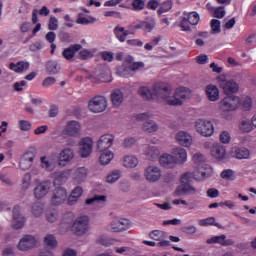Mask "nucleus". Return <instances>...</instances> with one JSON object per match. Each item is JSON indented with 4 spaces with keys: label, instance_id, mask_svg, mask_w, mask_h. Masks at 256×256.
Wrapping results in <instances>:
<instances>
[{
    "label": "nucleus",
    "instance_id": "nucleus-9",
    "mask_svg": "<svg viewBox=\"0 0 256 256\" xmlns=\"http://www.w3.org/2000/svg\"><path fill=\"white\" fill-rule=\"evenodd\" d=\"M87 225H89V218L87 216H81L73 223L72 231L76 235H85L87 233Z\"/></svg>",
    "mask_w": 256,
    "mask_h": 256
},
{
    "label": "nucleus",
    "instance_id": "nucleus-29",
    "mask_svg": "<svg viewBox=\"0 0 256 256\" xmlns=\"http://www.w3.org/2000/svg\"><path fill=\"white\" fill-rule=\"evenodd\" d=\"M210 153L214 159H225V148L221 144H214Z\"/></svg>",
    "mask_w": 256,
    "mask_h": 256
},
{
    "label": "nucleus",
    "instance_id": "nucleus-56",
    "mask_svg": "<svg viewBox=\"0 0 256 256\" xmlns=\"http://www.w3.org/2000/svg\"><path fill=\"white\" fill-rule=\"evenodd\" d=\"M58 214L55 210L48 211L46 213V219L49 223H55L57 221Z\"/></svg>",
    "mask_w": 256,
    "mask_h": 256
},
{
    "label": "nucleus",
    "instance_id": "nucleus-37",
    "mask_svg": "<svg viewBox=\"0 0 256 256\" xmlns=\"http://www.w3.org/2000/svg\"><path fill=\"white\" fill-rule=\"evenodd\" d=\"M198 224L200 225V227H208V225H214V227H217L218 229H223V226L221 224L215 222V217L201 219L198 221Z\"/></svg>",
    "mask_w": 256,
    "mask_h": 256
},
{
    "label": "nucleus",
    "instance_id": "nucleus-2",
    "mask_svg": "<svg viewBox=\"0 0 256 256\" xmlns=\"http://www.w3.org/2000/svg\"><path fill=\"white\" fill-rule=\"evenodd\" d=\"M88 109L91 113H103L107 109V98L95 96L88 102Z\"/></svg>",
    "mask_w": 256,
    "mask_h": 256
},
{
    "label": "nucleus",
    "instance_id": "nucleus-59",
    "mask_svg": "<svg viewBox=\"0 0 256 256\" xmlns=\"http://www.w3.org/2000/svg\"><path fill=\"white\" fill-rule=\"evenodd\" d=\"M135 143H137V140L135 139V137H128L123 140V147L128 149L129 147H133Z\"/></svg>",
    "mask_w": 256,
    "mask_h": 256
},
{
    "label": "nucleus",
    "instance_id": "nucleus-52",
    "mask_svg": "<svg viewBox=\"0 0 256 256\" xmlns=\"http://www.w3.org/2000/svg\"><path fill=\"white\" fill-rule=\"evenodd\" d=\"M192 177L196 181H203V179H207V177H209V174L201 170H196L192 173Z\"/></svg>",
    "mask_w": 256,
    "mask_h": 256
},
{
    "label": "nucleus",
    "instance_id": "nucleus-18",
    "mask_svg": "<svg viewBox=\"0 0 256 256\" xmlns=\"http://www.w3.org/2000/svg\"><path fill=\"white\" fill-rule=\"evenodd\" d=\"M13 229H21L23 225H25V217H23V214H21V206H14L13 208Z\"/></svg>",
    "mask_w": 256,
    "mask_h": 256
},
{
    "label": "nucleus",
    "instance_id": "nucleus-62",
    "mask_svg": "<svg viewBox=\"0 0 256 256\" xmlns=\"http://www.w3.org/2000/svg\"><path fill=\"white\" fill-rule=\"evenodd\" d=\"M56 82H57V80L55 79V77L49 76L43 80L42 86L43 87H51V85H55Z\"/></svg>",
    "mask_w": 256,
    "mask_h": 256
},
{
    "label": "nucleus",
    "instance_id": "nucleus-49",
    "mask_svg": "<svg viewBox=\"0 0 256 256\" xmlns=\"http://www.w3.org/2000/svg\"><path fill=\"white\" fill-rule=\"evenodd\" d=\"M173 9V2L166 1L162 4V6L158 9V15H163V13H167Z\"/></svg>",
    "mask_w": 256,
    "mask_h": 256
},
{
    "label": "nucleus",
    "instance_id": "nucleus-14",
    "mask_svg": "<svg viewBox=\"0 0 256 256\" xmlns=\"http://www.w3.org/2000/svg\"><path fill=\"white\" fill-rule=\"evenodd\" d=\"M178 145L182 147H191L193 145V136L187 131H179L175 135Z\"/></svg>",
    "mask_w": 256,
    "mask_h": 256
},
{
    "label": "nucleus",
    "instance_id": "nucleus-5",
    "mask_svg": "<svg viewBox=\"0 0 256 256\" xmlns=\"http://www.w3.org/2000/svg\"><path fill=\"white\" fill-rule=\"evenodd\" d=\"M144 177L148 183H157L163 177V171L158 166L150 165L145 168Z\"/></svg>",
    "mask_w": 256,
    "mask_h": 256
},
{
    "label": "nucleus",
    "instance_id": "nucleus-41",
    "mask_svg": "<svg viewBox=\"0 0 256 256\" xmlns=\"http://www.w3.org/2000/svg\"><path fill=\"white\" fill-rule=\"evenodd\" d=\"M114 154L111 151H104L99 157L101 165H109L113 161Z\"/></svg>",
    "mask_w": 256,
    "mask_h": 256
},
{
    "label": "nucleus",
    "instance_id": "nucleus-63",
    "mask_svg": "<svg viewBox=\"0 0 256 256\" xmlns=\"http://www.w3.org/2000/svg\"><path fill=\"white\" fill-rule=\"evenodd\" d=\"M19 127L21 131H29L31 129V123L27 120H20Z\"/></svg>",
    "mask_w": 256,
    "mask_h": 256
},
{
    "label": "nucleus",
    "instance_id": "nucleus-19",
    "mask_svg": "<svg viewBox=\"0 0 256 256\" xmlns=\"http://www.w3.org/2000/svg\"><path fill=\"white\" fill-rule=\"evenodd\" d=\"M172 157L176 165H183L187 161V150L177 147L172 150Z\"/></svg>",
    "mask_w": 256,
    "mask_h": 256
},
{
    "label": "nucleus",
    "instance_id": "nucleus-53",
    "mask_svg": "<svg viewBox=\"0 0 256 256\" xmlns=\"http://www.w3.org/2000/svg\"><path fill=\"white\" fill-rule=\"evenodd\" d=\"M133 11H143L145 9V1L143 0H133L132 1Z\"/></svg>",
    "mask_w": 256,
    "mask_h": 256
},
{
    "label": "nucleus",
    "instance_id": "nucleus-57",
    "mask_svg": "<svg viewBox=\"0 0 256 256\" xmlns=\"http://www.w3.org/2000/svg\"><path fill=\"white\" fill-rule=\"evenodd\" d=\"M155 21L152 19L150 21H144V31H146V33H151L153 31V29H155Z\"/></svg>",
    "mask_w": 256,
    "mask_h": 256
},
{
    "label": "nucleus",
    "instance_id": "nucleus-15",
    "mask_svg": "<svg viewBox=\"0 0 256 256\" xmlns=\"http://www.w3.org/2000/svg\"><path fill=\"white\" fill-rule=\"evenodd\" d=\"M220 87L226 95H233V93L239 91V84L234 80H222Z\"/></svg>",
    "mask_w": 256,
    "mask_h": 256
},
{
    "label": "nucleus",
    "instance_id": "nucleus-11",
    "mask_svg": "<svg viewBox=\"0 0 256 256\" xmlns=\"http://www.w3.org/2000/svg\"><path fill=\"white\" fill-rule=\"evenodd\" d=\"M79 151L84 159L89 157L93 151V139L90 137L82 138L79 142Z\"/></svg>",
    "mask_w": 256,
    "mask_h": 256
},
{
    "label": "nucleus",
    "instance_id": "nucleus-8",
    "mask_svg": "<svg viewBox=\"0 0 256 256\" xmlns=\"http://www.w3.org/2000/svg\"><path fill=\"white\" fill-rule=\"evenodd\" d=\"M65 201H67V190L63 187H57L54 189L50 199L51 205L57 207L58 205H63Z\"/></svg>",
    "mask_w": 256,
    "mask_h": 256
},
{
    "label": "nucleus",
    "instance_id": "nucleus-7",
    "mask_svg": "<svg viewBox=\"0 0 256 256\" xmlns=\"http://www.w3.org/2000/svg\"><path fill=\"white\" fill-rule=\"evenodd\" d=\"M190 95L191 92H189V89L185 87L178 88L176 89L174 95L170 98V105H183V101H185V99H189Z\"/></svg>",
    "mask_w": 256,
    "mask_h": 256
},
{
    "label": "nucleus",
    "instance_id": "nucleus-16",
    "mask_svg": "<svg viewBox=\"0 0 256 256\" xmlns=\"http://www.w3.org/2000/svg\"><path fill=\"white\" fill-rule=\"evenodd\" d=\"M33 161H35V153L31 151L26 152L20 159V169H22V171L31 169L33 166Z\"/></svg>",
    "mask_w": 256,
    "mask_h": 256
},
{
    "label": "nucleus",
    "instance_id": "nucleus-51",
    "mask_svg": "<svg viewBox=\"0 0 256 256\" xmlns=\"http://www.w3.org/2000/svg\"><path fill=\"white\" fill-rule=\"evenodd\" d=\"M49 31H57L59 29V20L55 16H51L48 23Z\"/></svg>",
    "mask_w": 256,
    "mask_h": 256
},
{
    "label": "nucleus",
    "instance_id": "nucleus-61",
    "mask_svg": "<svg viewBox=\"0 0 256 256\" xmlns=\"http://www.w3.org/2000/svg\"><path fill=\"white\" fill-rule=\"evenodd\" d=\"M182 232L186 233L187 235H195V233H197V227L194 225L185 226L182 227Z\"/></svg>",
    "mask_w": 256,
    "mask_h": 256
},
{
    "label": "nucleus",
    "instance_id": "nucleus-31",
    "mask_svg": "<svg viewBox=\"0 0 256 256\" xmlns=\"http://www.w3.org/2000/svg\"><path fill=\"white\" fill-rule=\"evenodd\" d=\"M89 171L85 167H79L74 172V181L76 183H83L87 179Z\"/></svg>",
    "mask_w": 256,
    "mask_h": 256
},
{
    "label": "nucleus",
    "instance_id": "nucleus-34",
    "mask_svg": "<svg viewBox=\"0 0 256 256\" xmlns=\"http://www.w3.org/2000/svg\"><path fill=\"white\" fill-rule=\"evenodd\" d=\"M124 167L127 169H135L139 165V160L135 156H125L123 158Z\"/></svg>",
    "mask_w": 256,
    "mask_h": 256
},
{
    "label": "nucleus",
    "instance_id": "nucleus-42",
    "mask_svg": "<svg viewBox=\"0 0 256 256\" xmlns=\"http://www.w3.org/2000/svg\"><path fill=\"white\" fill-rule=\"evenodd\" d=\"M107 201V196L105 195H95L92 198H88L85 201L86 205H97L98 203H105Z\"/></svg>",
    "mask_w": 256,
    "mask_h": 256
},
{
    "label": "nucleus",
    "instance_id": "nucleus-28",
    "mask_svg": "<svg viewBox=\"0 0 256 256\" xmlns=\"http://www.w3.org/2000/svg\"><path fill=\"white\" fill-rule=\"evenodd\" d=\"M29 67V62L25 61H19L16 64L11 62L9 64V69H11V71H15V73H23V71H28Z\"/></svg>",
    "mask_w": 256,
    "mask_h": 256
},
{
    "label": "nucleus",
    "instance_id": "nucleus-20",
    "mask_svg": "<svg viewBox=\"0 0 256 256\" xmlns=\"http://www.w3.org/2000/svg\"><path fill=\"white\" fill-rule=\"evenodd\" d=\"M80 131L81 124L75 120L68 122L65 128V134L69 135V137H79Z\"/></svg>",
    "mask_w": 256,
    "mask_h": 256
},
{
    "label": "nucleus",
    "instance_id": "nucleus-26",
    "mask_svg": "<svg viewBox=\"0 0 256 256\" xmlns=\"http://www.w3.org/2000/svg\"><path fill=\"white\" fill-rule=\"evenodd\" d=\"M47 75H57L61 71V65L57 60H49L45 64Z\"/></svg>",
    "mask_w": 256,
    "mask_h": 256
},
{
    "label": "nucleus",
    "instance_id": "nucleus-32",
    "mask_svg": "<svg viewBox=\"0 0 256 256\" xmlns=\"http://www.w3.org/2000/svg\"><path fill=\"white\" fill-rule=\"evenodd\" d=\"M250 155L249 149L244 147L232 150V157H235V159H249Z\"/></svg>",
    "mask_w": 256,
    "mask_h": 256
},
{
    "label": "nucleus",
    "instance_id": "nucleus-30",
    "mask_svg": "<svg viewBox=\"0 0 256 256\" xmlns=\"http://www.w3.org/2000/svg\"><path fill=\"white\" fill-rule=\"evenodd\" d=\"M206 95L209 101H219V88L213 84L208 85L206 87Z\"/></svg>",
    "mask_w": 256,
    "mask_h": 256
},
{
    "label": "nucleus",
    "instance_id": "nucleus-21",
    "mask_svg": "<svg viewBox=\"0 0 256 256\" xmlns=\"http://www.w3.org/2000/svg\"><path fill=\"white\" fill-rule=\"evenodd\" d=\"M196 193L197 188L193 187L190 184H182L174 192L176 197H181V195H195Z\"/></svg>",
    "mask_w": 256,
    "mask_h": 256
},
{
    "label": "nucleus",
    "instance_id": "nucleus-10",
    "mask_svg": "<svg viewBox=\"0 0 256 256\" xmlns=\"http://www.w3.org/2000/svg\"><path fill=\"white\" fill-rule=\"evenodd\" d=\"M34 247H37V238L33 235H24L18 243L19 251H29V249H33Z\"/></svg>",
    "mask_w": 256,
    "mask_h": 256
},
{
    "label": "nucleus",
    "instance_id": "nucleus-6",
    "mask_svg": "<svg viewBox=\"0 0 256 256\" xmlns=\"http://www.w3.org/2000/svg\"><path fill=\"white\" fill-rule=\"evenodd\" d=\"M49 191H51V181H42L38 183L33 190L34 199H37V201L45 199Z\"/></svg>",
    "mask_w": 256,
    "mask_h": 256
},
{
    "label": "nucleus",
    "instance_id": "nucleus-13",
    "mask_svg": "<svg viewBox=\"0 0 256 256\" xmlns=\"http://www.w3.org/2000/svg\"><path fill=\"white\" fill-rule=\"evenodd\" d=\"M113 141H115V136L111 134H106L100 137L97 143V149L100 153L107 151V149L111 148L113 145Z\"/></svg>",
    "mask_w": 256,
    "mask_h": 256
},
{
    "label": "nucleus",
    "instance_id": "nucleus-46",
    "mask_svg": "<svg viewBox=\"0 0 256 256\" xmlns=\"http://www.w3.org/2000/svg\"><path fill=\"white\" fill-rule=\"evenodd\" d=\"M119 179H121L120 170H114L110 174H108L106 177L107 183H115L116 181H119Z\"/></svg>",
    "mask_w": 256,
    "mask_h": 256
},
{
    "label": "nucleus",
    "instance_id": "nucleus-58",
    "mask_svg": "<svg viewBox=\"0 0 256 256\" xmlns=\"http://www.w3.org/2000/svg\"><path fill=\"white\" fill-rule=\"evenodd\" d=\"M54 177L56 183H65L67 181V174L65 172H58Z\"/></svg>",
    "mask_w": 256,
    "mask_h": 256
},
{
    "label": "nucleus",
    "instance_id": "nucleus-4",
    "mask_svg": "<svg viewBox=\"0 0 256 256\" xmlns=\"http://www.w3.org/2000/svg\"><path fill=\"white\" fill-rule=\"evenodd\" d=\"M195 129L197 133L203 137H211L213 135L215 128L213 127V122L205 119H199L196 121Z\"/></svg>",
    "mask_w": 256,
    "mask_h": 256
},
{
    "label": "nucleus",
    "instance_id": "nucleus-36",
    "mask_svg": "<svg viewBox=\"0 0 256 256\" xmlns=\"http://www.w3.org/2000/svg\"><path fill=\"white\" fill-rule=\"evenodd\" d=\"M142 129L146 131V133H155V131H158L159 125H157L155 121L147 120L143 123Z\"/></svg>",
    "mask_w": 256,
    "mask_h": 256
},
{
    "label": "nucleus",
    "instance_id": "nucleus-50",
    "mask_svg": "<svg viewBox=\"0 0 256 256\" xmlns=\"http://www.w3.org/2000/svg\"><path fill=\"white\" fill-rule=\"evenodd\" d=\"M210 25L213 35L221 33V21L218 19H212Z\"/></svg>",
    "mask_w": 256,
    "mask_h": 256
},
{
    "label": "nucleus",
    "instance_id": "nucleus-43",
    "mask_svg": "<svg viewBox=\"0 0 256 256\" xmlns=\"http://www.w3.org/2000/svg\"><path fill=\"white\" fill-rule=\"evenodd\" d=\"M150 239L154 241H163V239H167V232L160 230H153L149 234Z\"/></svg>",
    "mask_w": 256,
    "mask_h": 256
},
{
    "label": "nucleus",
    "instance_id": "nucleus-64",
    "mask_svg": "<svg viewBox=\"0 0 256 256\" xmlns=\"http://www.w3.org/2000/svg\"><path fill=\"white\" fill-rule=\"evenodd\" d=\"M233 175H235V172H233V170H231V169L224 170L221 173L222 179H227V180L231 179V177H233Z\"/></svg>",
    "mask_w": 256,
    "mask_h": 256
},
{
    "label": "nucleus",
    "instance_id": "nucleus-22",
    "mask_svg": "<svg viewBox=\"0 0 256 256\" xmlns=\"http://www.w3.org/2000/svg\"><path fill=\"white\" fill-rule=\"evenodd\" d=\"M110 99L113 107L119 108L121 107V105H123V101H125V96L123 94V91L115 89L112 91Z\"/></svg>",
    "mask_w": 256,
    "mask_h": 256
},
{
    "label": "nucleus",
    "instance_id": "nucleus-25",
    "mask_svg": "<svg viewBox=\"0 0 256 256\" xmlns=\"http://www.w3.org/2000/svg\"><path fill=\"white\" fill-rule=\"evenodd\" d=\"M159 163L162 167H165L166 169H173V167H175L176 165L173 155L167 153L160 156Z\"/></svg>",
    "mask_w": 256,
    "mask_h": 256
},
{
    "label": "nucleus",
    "instance_id": "nucleus-39",
    "mask_svg": "<svg viewBox=\"0 0 256 256\" xmlns=\"http://www.w3.org/2000/svg\"><path fill=\"white\" fill-rule=\"evenodd\" d=\"M159 155H161V152L155 146H149L146 150V156L150 161H156Z\"/></svg>",
    "mask_w": 256,
    "mask_h": 256
},
{
    "label": "nucleus",
    "instance_id": "nucleus-17",
    "mask_svg": "<svg viewBox=\"0 0 256 256\" xmlns=\"http://www.w3.org/2000/svg\"><path fill=\"white\" fill-rule=\"evenodd\" d=\"M206 243L208 245L217 243L218 245H222V247H229L231 245H235V241H233L232 239H227V236L225 234L213 236L210 239H208Z\"/></svg>",
    "mask_w": 256,
    "mask_h": 256
},
{
    "label": "nucleus",
    "instance_id": "nucleus-55",
    "mask_svg": "<svg viewBox=\"0 0 256 256\" xmlns=\"http://www.w3.org/2000/svg\"><path fill=\"white\" fill-rule=\"evenodd\" d=\"M187 19L190 25H197L199 23V14L197 12H191Z\"/></svg>",
    "mask_w": 256,
    "mask_h": 256
},
{
    "label": "nucleus",
    "instance_id": "nucleus-33",
    "mask_svg": "<svg viewBox=\"0 0 256 256\" xmlns=\"http://www.w3.org/2000/svg\"><path fill=\"white\" fill-rule=\"evenodd\" d=\"M83 195V188L77 186L68 197V205H75L79 201V197Z\"/></svg>",
    "mask_w": 256,
    "mask_h": 256
},
{
    "label": "nucleus",
    "instance_id": "nucleus-24",
    "mask_svg": "<svg viewBox=\"0 0 256 256\" xmlns=\"http://www.w3.org/2000/svg\"><path fill=\"white\" fill-rule=\"evenodd\" d=\"M75 157V152L71 148H64L59 153V165L61 163H69L70 161H73Z\"/></svg>",
    "mask_w": 256,
    "mask_h": 256
},
{
    "label": "nucleus",
    "instance_id": "nucleus-38",
    "mask_svg": "<svg viewBox=\"0 0 256 256\" xmlns=\"http://www.w3.org/2000/svg\"><path fill=\"white\" fill-rule=\"evenodd\" d=\"M238 129L242 132V133H251V131H253V123H251L250 120H240L239 124H238Z\"/></svg>",
    "mask_w": 256,
    "mask_h": 256
},
{
    "label": "nucleus",
    "instance_id": "nucleus-3",
    "mask_svg": "<svg viewBox=\"0 0 256 256\" xmlns=\"http://www.w3.org/2000/svg\"><path fill=\"white\" fill-rule=\"evenodd\" d=\"M241 99L237 96H227L219 102L220 110L224 113L238 109Z\"/></svg>",
    "mask_w": 256,
    "mask_h": 256
},
{
    "label": "nucleus",
    "instance_id": "nucleus-54",
    "mask_svg": "<svg viewBox=\"0 0 256 256\" xmlns=\"http://www.w3.org/2000/svg\"><path fill=\"white\" fill-rule=\"evenodd\" d=\"M31 173H26L23 177L22 180V189H24V191H27V189H29V187H31Z\"/></svg>",
    "mask_w": 256,
    "mask_h": 256
},
{
    "label": "nucleus",
    "instance_id": "nucleus-12",
    "mask_svg": "<svg viewBox=\"0 0 256 256\" xmlns=\"http://www.w3.org/2000/svg\"><path fill=\"white\" fill-rule=\"evenodd\" d=\"M131 228V220L125 218H118L111 222V229L114 233H123Z\"/></svg>",
    "mask_w": 256,
    "mask_h": 256
},
{
    "label": "nucleus",
    "instance_id": "nucleus-44",
    "mask_svg": "<svg viewBox=\"0 0 256 256\" xmlns=\"http://www.w3.org/2000/svg\"><path fill=\"white\" fill-rule=\"evenodd\" d=\"M207 9H209V11H214V17H216V19H223V17H225V7L223 6H219L217 8H213L211 7V4H207Z\"/></svg>",
    "mask_w": 256,
    "mask_h": 256
},
{
    "label": "nucleus",
    "instance_id": "nucleus-45",
    "mask_svg": "<svg viewBox=\"0 0 256 256\" xmlns=\"http://www.w3.org/2000/svg\"><path fill=\"white\" fill-rule=\"evenodd\" d=\"M32 215H34V217H41V215H43V203L35 202L32 204Z\"/></svg>",
    "mask_w": 256,
    "mask_h": 256
},
{
    "label": "nucleus",
    "instance_id": "nucleus-60",
    "mask_svg": "<svg viewBox=\"0 0 256 256\" xmlns=\"http://www.w3.org/2000/svg\"><path fill=\"white\" fill-rule=\"evenodd\" d=\"M98 243L100 245H103L104 247H111V245H113V240L105 237V236H101L99 239H98Z\"/></svg>",
    "mask_w": 256,
    "mask_h": 256
},
{
    "label": "nucleus",
    "instance_id": "nucleus-1",
    "mask_svg": "<svg viewBox=\"0 0 256 256\" xmlns=\"http://www.w3.org/2000/svg\"><path fill=\"white\" fill-rule=\"evenodd\" d=\"M153 97H157L159 101H164L168 105H171V90L165 83H156L153 88Z\"/></svg>",
    "mask_w": 256,
    "mask_h": 256
},
{
    "label": "nucleus",
    "instance_id": "nucleus-47",
    "mask_svg": "<svg viewBox=\"0 0 256 256\" xmlns=\"http://www.w3.org/2000/svg\"><path fill=\"white\" fill-rule=\"evenodd\" d=\"M126 63H130L131 71H139L140 69H142V67H145V64L143 62H134L133 63V57H128L126 59Z\"/></svg>",
    "mask_w": 256,
    "mask_h": 256
},
{
    "label": "nucleus",
    "instance_id": "nucleus-48",
    "mask_svg": "<svg viewBox=\"0 0 256 256\" xmlns=\"http://www.w3.org/2000/svg\"><path fill=\"white\" fill-rule=\"evenodd\" d=\"M44 243L48 247L55 249V247H57V238H55V236H53L52 234H49L44 238Z\"/></svg>",
    "mask_w": 256,
    "mask_h": 256
},
{
    "label": "nucleus",
    "instance_id": "nucleus-35",
    "mask_svg": "<svg viewBox=\"0 0 256 256\" xmlns=\"http://www.w3.org/2000/svg\"><path fill=\"white\" fill-rule=\"evenodd\" d=\"M138 95L142 97L145 101H150V99H153V90L151 92V89L147 86H141L138 89Z\"/></svg>",
    "mask_w": 256,
    "mask_h": 256
},
{
    "label": "nucleus",
    "instance_id": "nucleus-40",
    "mask_svg": "<svg viewBox=\"0 0 256 256\" xmlns=\"http://www.w3.org/2000/svg\"><path fill=\"white\" fill-rule=\"evenodd\" d=\"M114 33L118 40H120L121 43H124V41L127 39V35H129V31L125 30L124 27L117 26L114 29Z\"/></svg>",
    "mask_w": 256,
    "mask_h": 256
},
{
    "label": "nucleus",
    "instance_id": "nucleus-23",
    "mask_svg": "<svg viewBox=\"0 0 256 256\" xmlns=\"http://www.w3.org/2000/svg\"><path fill=\"white\" fill-rule=\"evenodd\" d=\"M81 49H83V46H81V44L70 45L68 48H65L63 50L62 56L64 57V59H67V61H71V59L75 57V53L81 51Z\"/></svg>",
    "mask_w": 256,
    "mask_h": 256
},
{
    "label": "nucleus",
    "instance_id": "nucleus-27",
    "mask_svg": "<svg viewBox=\"0 0 256 256\" xmlns=\"http://www.w3.org/2000/svg\"><path fill=\"white\" fill-rule=\"evenodd\" d=\"M59 163V159L57 158H47L45 156L41 157V165L43 169H46L47 171H53L55 167H57V164Z\"/></svg>",
    "mask_w": 256,
    "mask_h": 256
}]
</instances>
